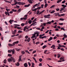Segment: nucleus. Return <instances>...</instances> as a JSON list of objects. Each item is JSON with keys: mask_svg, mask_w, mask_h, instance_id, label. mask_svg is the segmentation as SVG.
<instances>
[{"mask_svg": "<svg viewBox=\"0 0 67 67\" xmlns=\"http://www.w3.org/2000/svg\"><path fill=\"white\" fill-rule=\"evenodd\" d=\"M39 60L40 61V62H42V60H43V59H39Z\"/></svg>", "mask_w": 67, "mask_h": 67, "instance_id": "44", "label": "nucleus"}, {"mask_svg": "<svg viewBox=\"0 0 67 67\" xmlns=\"http://www.w3.org/2000/svg\"><path fill=\"white\" fill-rule=\"evenodd\" d=\"M17 29H18V30H20V29H21V27H17Z\"/></svg>", "mask_w": 67, "mask_h": 67, "instance_id": "35", "label": "nucleus"}, {"mask_svg": "<svg viewBox=\"0 0 67 67\" xmlns=\"http://www.w3.org/2000/svg\"><path fill=\"white\" fill-rule=\"evenodd\" d=\"M60 15H61V16H64V15H65V14H61Z\"/></svg>", "mask_w": 67, "mask_h": 67, "instance_id": "59", "label": "nucleus"}, {"mask_svg": "<svg viewBox=\"0 0 67 67\" xmlns=\"http://www.w3.org/2000/svg\"><path fill=\"white\" fill-rule=\"evenodd\" d=\"M36 51H33L32 52V54H34V53H36Z\"/></svg>", "mask_w": 67, "mask_h": 67, "instance_id": "62", "label": "nucleus"}, {"mask_svg": "<svg viewBox=\"0 0 67 67\" xmlns=\"http://www.w3.org/2000/svg\"><path fill=\"white\" fill-rule=\"evenodd\" d=\"M41 8H43L44 7V4H41Z\"/></svg>", "mask_w": 67, "mask_h": 67, "instance_id": "40", "label": "nucleus"}, {"mask_svg": "<svg viewBox=\"0 0 67 67\" xmlns=\"http://www.w3.org/2000/svg\"><path fill=\"white\" fill-rule=\"evenodd\" d=\"M18 4H19V5H21V2H17Z\"/></svg>", "mask_w": 67, "mask_h": 67, "instance_id": "22", "label": "nucleus"}, {"mask_svg": "<svg viewBox=\"0 0 67 67\" xmlns=\"http://www.w3.org/2000/svg\"><path fill=\"white\" fill-rule=\"evenodd\" d=\"M9 13H10V14H12V13H13V11H10V12H9Z\"/></svg>", "mask_w": 67, "mask_h": 67, "instance_id": "60", "label": "nucleus"}, {"mask_svg": "<svg viewBox=\"0 0 67 67\" xmlns=\"http://www.w3.org/2000/svg\"><path fill=\"white\" fill-rule=\"evenodd\" d=\"M15 65L17 66H20V64L19 62H18L17 63L15 64Z\"/></svg>", "mask_w": 67, "mask_h": 67, "instance_id": "12", "label": "nucleus"}, {"mask_svg": "<svg viewBox=\"0 0 67 67\" xmlns=\"http://www.w3.org/2000/svg\"><path fill=\"white\" fill-rule=\"evenodd\" d=\"M42 35H39V38H42Z\"/></svg>", "mask_w": 67, "mask_h": 67, "instance_id": "57", "label": "nucleus"}, {"mask_svg": "<svg viewBox=\"0 0 67 67\" xmlns=\"http://www.w3.org/2000/svg\"><path fill=\"white\" fill-rule=\"evenodd\" d=\"M32 1H33V0H28L27 1L29 2L31 4L33 2H32Z\"/></svg>", "mask_w": 67, "mask_h": 67, "instance_id": "7", "label": "nucleus"}, {"mask_svg": "<svg viewBox=\"0 0 67 67\" xmlns=\"http://www.w3.org/2000/svg\"><path fill=\"white\" fill-rule=\"evenodd\" d=\"M30 5V4H29L28 5H24L25 7H29Z\"/></svg>", "mask_w": 67, "mask_h": 67, "instance_id": "13", "label": "nucleus"}, {"mask_svg": "<svg viewBox=\"0 0 67 67\" xmlns=\"http://www.w3.org/2000/svg\"><path fill=\"white\" fill-rule=\"evenodd\" d=\"M28 24V21H26L25 23V25H27Z\"/></svg>", "mask_w": 67, "mask_h": 67, "instance_id": "49", "label": "nucleus"}, {"mask_svg": "<svg viewBox=\"0 0 67 67\" xmlns=\"http://www.w3.org/2000/svg\"><path fill=\"white\" fill-rule=\"evenodd\" d=\"M16 30H14V31H12V32L13 34H14V35H15V33H16Z\"/></svg>", "mask_w": 67, "mask_h": 67, "instance_id": "6", "label": "nucleus"}, {"mask_svg": "<svg viewBox=\"0 0 67 67\" xmlns=\"http://www.w3.org/2000/svg\"><path fill=\"white\" fill-rule=\"evenodd\" d=\"M22 31H20V30H19L18 32V33H22Z\"/></svg>", "mask_w": 67, "mask_h": 67, "instance_id": "31", "label": "nucleus"}, {"mask_svg": "<svg viewBox=\"0 0 67 67\" xmlns=\"http://www.w3.org/2000/svg\"><path fill=\"white\" fill-rule=\"evenodd\" d=\"M41 25H43L44 26H45V25H46V23H43V24L42 23Z\"/></svg>", "mask_w": 67, "mask_h": 67, "instance_id": "42", "label": "nucleus"}, {"mask_svg": "<svg viewBox=\"0 0 67 67\" xmlns=\"http://www.w3.org/2000/svg\"><path fill=\"white\" fill-rule=\"evenodd\" d=\"M8 53H12V51H11L10 50H8Z\"/></svg>", "mask_w": 67, "mask_h": 67, "instance_id": "56", "label": "nucleus"}, {"mask_svg": "<svg viewBox=\"0 0 67 67\" xmlns=\"http://www.w3.org/2000/svg\"><path fill=\"white\" fill-rule=\"evenodd\" d=\"M53 39V38L52 37H50L49 39L48 40V41H51V40H52Z\"/></svg>", "mask_w": 67, "mask_h": 67, "instance_id": "15", "label": "nucleus"}, {"mask_svg": "<svg viewBox=\"0 0 67 67\" xmlns=\"http://www.w3.org/2000/svg\"><path fill=\"white\" fill-rule=\"evenodd\" d=\"M0 30L1 31H2V28L1 27H0Z\"/></svg>", "mask_w": 67, "mask_h": 67, "instance_id": "55", "label": "nucleus"}, {"mask_svg": "<svg viewBox=\"0 0 67 67\" xmlns=\"http://www.w3.org/2000/svg\"><path fill=\"white\" fill-rule=\"evenodd\" d=\"M4 64H6L7 63V60H6V59H5L4 60Z\"/></svg>", "mask_w": 67, "mask_h": 67, "instance_id": "20", "label": "nucleus"}, {"mask_svg": "<svg viewBox=\"0 0 67 67\" xmlns=\"http://www.w3.org/2000/svg\"><path fill=\"white\" fill-rule=\"evenodd\" d=\"M39 43H40V42H37L36 43V45H37V44H38Z\"/></svg>", "mask_w": 67, "mask_h": 67, "instance_id": "38", "label": "nucleus"}, {"mask_svg": "<svg viewBox=\"0 0 67 67\" xmlns=\"http://www.w3.org/2000/svg\"><path fill=\"white\" fill-rule=\"evenodd\" d=\"M47 5H48L47 4H46L44 5V8H47Z\"/></svg>", "mask_w": 67, "mask_h": 67, "instance_id": "37", "label": "nucleus"}, {"mask_svg": "<svg viewBox=\"0 0 67 67\" xmlns=\"http://www.w3.org/2000/svg\"><path fill=\"white\" fill-rule=\"evenodd\" d=\"M64 38H66V37H67V36L65 34H64Z\"/></svg>", "mask_w": 67, "mask_h": 67, "instance_id": "48", "label": "nucleus"}, {"mask_svg": "<svg viewBox=\"0 0 67 67\" xmlns=\"http://www.w3.org/2000/svg\"><path fill=\"white\" fill-rule=\"evenodd\" d=\"M25 52H26V53H28V54H30V52H29L28 51H25Z\"/></svg>", "mask_w": 67, "mask_h": 67, "instance_id": "24", "label": "nucleus"}, {"mask_svg": "<svg viewBox=\"0 0 67 67\" xmlns=\"http://www.w3.org/2000/svg\"><path fill=\"white\" fill-rule=\"evenodd\" d=\"M30 41V37H29L27 39V42H29Z\"/></svg>", "mask_w": 67, "mask_h": 67, "instance_id": "28", "label": "nucleus"}, {"mask_svg": "<svg viewBox=\"0 0 67 67\" xmlns=\"http://www.w3.org/2000/svg\"><path fill=\"white\" fill-rule=\"evenodd\" d=\"M9 23H10V24H12V20H10L9 21Z\"/></svg>", "mask_w": 67, "mask_h": 67, "instance_id": "47", "label": "nucleus"}, {"mask_svg": "<svg viewBox=\"0 0 67 67\" xmlns=\"http://www.w3.org/2000/svg\"><path fill=\"white\" fill-rule=\"evenodd\" d=\"M14 43L15 44H18V43H19V41H17L14 42Z\"/></svg>", "mask_w": 67, "mask_h": 67, "instance_id": "52", "label": "nucleus"}, {"mask_svg": "<svg viewBox=\"0 0 67 67\" xmlns=\"http://www.w3.org/2000/svg\"><path fill=\"white\" fill-rule=\"evenodd\" d=\"M8 62H12V57H11L10 58H8L7 60Z\"/></svg>", "mask_w": 67, "mask_h": 67, "instance_id": "2", "label": "nucleus"}, {"mask_svg": "<svg viewBox=\"0 0 67 67\" xmlns=\"http://www.w3.org/2000/svg\"><path fill=\"white\" fill-rule=\"evenodd\" d=\"M47 24H52V23L51 21H48L46 23Z\"/></svg>", "mask_w": 67, "mask_h": 67, "instance_id": "14", "label": "nucleus"}, {"mask_svg": "<svg viewBox=\"0 0 67 67\" xmlns=\"http://www.w3.org/2000/svg\"><path fill=\"white\" fill-rule=\"evenodd\" d=\"M64 57H62L60 58V60H62V59H64Z\"/></svg>", "mask_w": 67, "mask_h": 67, "instance_id": "36", "label": "nucleus"}, {"mask_svg": "<svg viewBox=\"0 0 67 67\" xmlns=\"http://www.w3.org/2000/svg\"><path fill=\"white\" fill-rule=\"evenodd\" d=\"M41 7H38L37 8V10H40L41 9Z\"/></svg>", "mask_w": 67, "mask_h": 67, "instance_id": "25", "label": "nucleus"}, {"mask_svg": "<svg viewBox=\"0 0 67 67\" xmlns=\"http://www.w3.org/2000/svg\"><path fill=\"white\" fill-rule=\"evenodd\" d=\"M60 57V54H58V58H59Z\"/></svg>", "mask_w": 67, "mask_h": 67, "instance_id": "33", "label": "nucleus"}, {"mask_svg": "<svg viewBox=\"0 0 67 67\" xmlns=\"http://www.w3.org/2000/svg\"><path fill=\"white\" fill-rule=\"evenodd\" d=\"M13 60V63H14L15 62V59L14 58L12 57V62Z\"/></svg>", "mask_w": 67, "mask_h": 67, "instance_id": "11", "label": "nucleus"}, {"mask_svg": "<svg viewBox=\"0 0 67 67\" xmlns=\"http://www.w3.org/2000/svg\"><path fill=\"white\" fill-rule=\"evenodd\" d=\"M55 47V46L54 45H53L51 47V48H54Z\"/></svg>", "mask_w": 67, "mask_h": 67, "instance_id": "30", "label": "nucleus"}, {"mask_svg": "<svg viewBox=\"0 0 67 67\" xmlns=\"http://www.w3.org/2000/svg\"><path fill=\"white\" fill-rule=\"evenodd\" d=\"M6 10L7 11V12H5V14H6V15H8V16H9L10 15V14L9 13V11H8V9H6Z\"/></svg>", "mask_w": 67, "mask_h": 67, "instance_id": "1", "label": "nucleus"}, {"mask_svg": "<svg viewBox=\"0 0 67 67\" xmlns=\"http://www.w3.org/2000/svg\"><path fill=\"white\" fill-rule=\"evenodd\" d=\"M11 51H12V54H15V50L14 49H13V50L11 49Z\"/></svg>", "mask_w": 67, "mask_h": 67, "instance_id": "4", "label": "nucleus"}, {"mask_svg": "<svg viewBox=\"0 0 67 67\" xmlns=\"http://www.w3.org/2000/svg\"><path fill=\"white\" fill-rule=\"evenodd\" d=\"M33 35L31 37V38H35V34H33Z\"/></svg>", "mask_w": 67, "mask_h": 67, "instance_id": "10", "label": "nucleus"}, {"mask_svg": "<svg viewBox=\"0 0 67 67\" xmlns=\"http://www.w3.org/2000/svg\"><path fill=\"white\" fill-rule=\"evenodd\" d=\"M39 13H40V10H37V12L36 13V14H37V15L39 14Z\"/></svg>", "mask_w": 67, "mask_h": 67, "instance_id": "29", "label": "nucleus"}, {"mask_svg": "<svg viewBox=\"0 0 67 67\" xmlns=\"http://www.w3.org/2000/svg\"><path fill=\"white\" fill-rule=\"evenodd\" d=\"M8 56H9V57H10V56H12V55L10 54H8Z\"/></svg>", "mask_w": 67, "mask_h": 67, "instance_id": "50", "label": "nucleus"}, {"mask_svg": "<svg viewBox=\"0 0 67 67\" xmlns=\"http://www.w3.org/2000/svg\"><path fill=\"white\" fill-rule=\"evenodd\" d=\"M21 53L22 54H25V52L24 51H22Z\"/></svg>", "mask_w": 67, "mask_h": 67, "instance_id": "19", "label": "nucleus"}, {"mask_svg": "<svg viewBox=\"0 0 67 67\" xmlns=\"http://www.w3.org/2000/svg\"><path fill=\"white\" fill-rule=\"evenodd\" d=\"M25 25V24H24V23H22L21 24V25L22 26H24Z\"/></svg>", "mask_w": 67, "mask_h": 67, "instance_id": "45", "label": "nucleus"}, {"mask_svg": "<svg viewBox=\"0 0 67 67\" xmlns=\"http://www.w3.org/2000/svg\"><path fill=\"white\" fill-rule=\"evenodd\" d=\"M15 43L14 42L12 44H11L10 43H9L8 44V45L9 46H14L15 45Z\"/></svg>", "mask_w": 67, "mask_h": 67, "instance_id": "3", "label": "nucleus"}, {"mask_svg": "<svg viewBox=\"0 0 67 67\" xmlns=\"http://www.w3.org/2000/svg\"><path fill=\"white\" fill-rule=\"evenodd\" d=\"M60 49L61 51H64V49L63 48H62Z\"/></svg>", "mask_w": 67, "mask_h": 67, "instance_id": "61", "label": "nucleus"}, {"mask_svg": "<svg viewBox=\"0 0 67 67\" xmlns=\"http://www.w3.org/2000/svg\"><path fill=\"white\" fill-rule=\"evenodd\" d=\"M29 37L27 36H26L25 37V38H27Z\"/></svg>", "mask_w": 67, "mask_h": 67, "instance_id": "64", "label": "nucleus"}, {"mask_svg": "<svg viewBox=\"0 0 67 67\" xmlns=\"http://www.w3.org/2000/svg\"><path fill=\"white\" fill-rule=\"evenodd\" d=\"M19 61H21V56L19 57Z\"/></svg>", "mask_w": 67, "mask_h": 67, "instance_id": "32", "label": "nucleus"}, {"mask_svg": "<svg viewBox=\"0 0 67 67\" xmlns=\"http://www.w3.org/2000/svg\"><path fill=\"white\" fill-rule=\"evenodd\" d=\"M26 19H27V18H21L20 19V20H26Z\"/></svg>", "mask_w": 67, "mask_h": 67, "instance_id": "9", "label": "nucleus"}, {"mask_svg": "<svg viewBox=\"0 0 67 67\" xmlns=\"http://www.w3.org/2000/svg\"><path fill=\"white\" fill-rule=\"evenodd\" d=\"M58 46H59L60 47H64L65 48L66 47L64 45H62L60 44H59V45Z\"/></svg>", "mask_w": 67, "mask_h": 67, "instance_id": "8", "label": "nucleus"}, {"mask_svg": "<svg viewBox=\"0 0 67 67\" xmlns=\"http://www.w3.org/2000/svg\"><path fill=\"white\" fill-rule=\"evenodd\" d=\"M25 4V3H23V2H21V5H24Z\"/></svg>", "mask_w": 67, "mask_h": 67, "instance_id": "63", "label": "nucleus"}, {"mask_svg": "<svg viewBox=\"0 0 67 67\" xmlns=\"http://www.w3.org/2000/svg\"><path fill=\"white\" fill-rule=\"evenodd\" d=\"M36 10H37V8H35L34 9H32V11H36Z\"/></svg>", "mask_w": 67, "mask_h": 67, "instance_id": "34", "label": "nucleus"}, {"mask_svg": "<svg viewBox=\"0 0 67 67\" xmlns=\"http://www.w3.org/2000/svg\"><path fill=\"white\" fill-rule=\"evenodd\" d=\"M54 12H55V10H54L53 11H52L51 12V13L52 14V13H54Z\"/></svg>", "mask_w": 67, "mask_h": 67, "instance_id": "46", "label": "nucleus"}, {"mask_svg": "<svg viewBox=\"0 0 67 67\" xmlns=\"http://www.w3.org/2000/svg\"><path fill=\"white\" fill-rule=\"evenodd\" d=\"M55 15V16H57L58 15V16H60V17H61V15H59V13H57V14Z\"/></svg>", "mask_w": 67, "mask_h": 67, "instance_id": "5", "label": "nucleus"}, {"mask_svg": "<svg viewBox=\"0 0 67 67\" xmlns=\"http://www.w3.org/2000/svg\"><path fill=\"white\" fill-rule=\"evenodd\" d=\"M35 35H36V34H37L36 36H39V33H35Z\"/></svg>", "mask_w": 67, "mask_h": 67, "instance_id": "21", "label": "nucleus"}, {"mask_svg": "<svg viewBox=\"0 0 67 67\" xmlns=\"http://www.w3.org/2000/svg\"><path fill=\"white\" fill-rule=\"evenodd\" d=\"M61 1H62V0H59L57 1V3H58L60 2H61Z\"/></svg>", "mask_w": 67, "mask_h": 67, "instance_id": "41", "label": "nucleus"}, {"mask_svg": "<svg viewBox=\"0 0 67 67\" xmlns=\"http://www.w3.org/2000/svg\"><path fill=\"white\" fill-rule=\"evenodd\" d=\"M62 7H63V8H65V7H66L67 6L66 5H65L64 4H63L62 5Z\"/></svg>", "mask_w": 67, "mask_h": 67, "instance_id": "17", "label": "nucleus"}, {"mask_svg": "<svg viewBox=\"0 0 67 67\" xmlns=\"http://www.w3.org/2000/svg\"><path fill=\"white\" fill-rule=\"evenodd\" d=\"M47 47V46L45 45L42 47L43 49H44V48H46Z\"/></svg>", "mask_w": 67, "mask_h": 67, "instance_id": "23", "label": "nucleus"}, {"mask_svg": "<svg viewBox=\"0 0 67 67\" xmlns=\"http://www.w3.org/2000/svg\"><path fill=\"white\" fill-rule=\"evenodd\" d=\"M61 30H63V31H65V29H64V28L63 27L61 28Z\"/></svg>", "mask_w": 67, "mask_h": 67, "instance_id": "43", "label": "nucleus"}, {"mask_svg": "<svg viewBox=\"0 0 67 67\" xmlns=\"http://www.w3.org/2000/svg\"><path fill=\"white\" fill-rule=\"evenodd\" d=\"M39 66H42V63H40L39 64Z\"/></svg>", "mask_w": 67, "mask_h": 67, "instance_id": "58", "label": "nucleus"}, {"mask_svg": "<svg viewBox=\"0 0 67 67\" xmlns=\"http://www.w3.org/2000/svg\"><path fill=\"white\" fill-rule=\"evenodd\" d=\"M32 20H30L28 21V23L29 24H31L32 23Z\"/></svg>", "mask_w": 67, "mask_h": 67, "instance_id": "18", "label": "nucleus"}, {"mask_svg": "<svg viewBox=\"0 0 67 67\" xmlns=\"http://www.w3.org/2000/svg\"><path fill=\"white\" fill-rule=\"evenodd\" d=\"M55 5H52L51 7L50 8H54V7H55Z\"/></svg>", "mask_w": 67, "mask_h": 67, "instance_id": "54", "label": "nucleus"}, {"mask_svg": "<svg viewBox=\"0 0 67 67\" xmlns=\"http://www.w3.org/2000/svg\"><path fill=\"white\" fill-rule=\"evenodd\" d=\"M16 51L17 52H19V51H20V49H18V48H16Z\"/></svg>", "mask_w": 67, "mask_h": 67, "instance_id": "26", "label": "nucleus"}, {"mask_svg": "<svg viewBox=\"0 0 67 67\" xmlns=\"http://www.w3.org/2000/svg\"><path fill=\"white\" fill-rule=\"evenodd\" d=\"M24 66L25 67H27V63H25L24 64Z\"/></svg>", "mask_w": 67, "mask_h": 67, "instance_id": "16", "label": "nucleus"}, {"mask_svg": "<svg viewBox=\"0 0 67 67\" xmlns=\"http://www.w3.org/2000/svg\"><path fill=\"white\" fill-rule=\"evenodd\" d=\"M16 8H17V9H19V8H20V6H18V5H16Z\"/></svg>", "mask_w": 67, "mask_h": 67, "instance_id": "53", "label": "nucleus"}, {"mask_svg": "<svg viewBox=\"0 0 67 67\" xmlns=\"http://www.w3.org/2000/svg\"><path fill=\"white\" fill-rule=\"evenodd\" d=\"M59 20H60L61 21H64V19L63 18H60L59 19Z\"/></svg>", "mask_w": 67, "mask_h": 67, "instance_id": "39", "label": "nucleus"}, {"mask_svg": "<svg viewBox=\"0 0 67 67\" xmlns=\"http://www.w3.org/2000/svg\"><path fill=\"white\" fill-rule=\"evenodd\" d=\"M14 25H15L16 26H20V25H18V24H14Z\"/></svg>", "mask_w": 67, "mask_h": 67, "instance_id": "51", "label": "nucleus"}, {"mask_svg": "<svg viewBox=\"0 0 67 67\" xmlns=\"http://www.w3.org/2000/svg\"><path fill=\"white\" fill-rule=\"evenodd\" d=\"M13 12H16L17 11L16 10H15L14 9H12V10Z\"/></svg>", "mask_w": 67, "mask_h": 67, "instance_id": "27", "label": "nucleus"}]
</instances>
